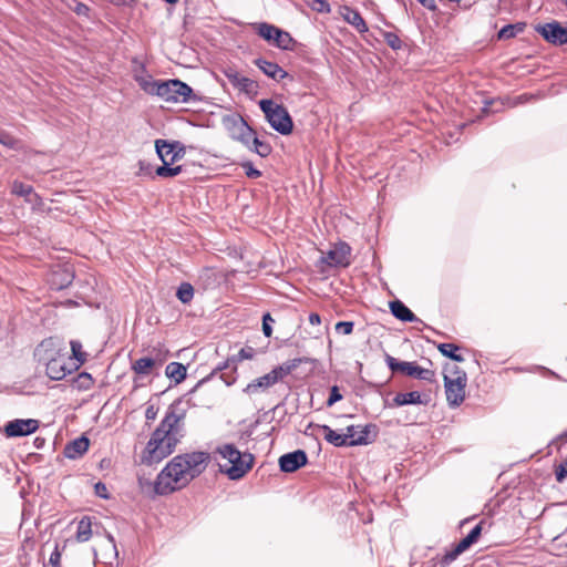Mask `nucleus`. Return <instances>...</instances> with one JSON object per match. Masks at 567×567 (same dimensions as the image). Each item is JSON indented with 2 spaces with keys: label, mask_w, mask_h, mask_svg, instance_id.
Here are the masks:
<instances>
[{
  "label": "nucleus",
  "mask_w": 567,
  "mask_h": 567,
  "mask_svg": "<svg viewBox=\"0 0 567 567\" xmlns=\"http://www.w3.org/2000/svg\"><path fill=\"white\" fill-rule=\"evenodd\" d=\"M153 369H156L154 361L147 357L140 358L132 364V370L140 375H147L153 371Z\"/></svg>",
  "instance_id": "obj_30"
},
{
  "label": "nucleus",
  "mask_w": 567,
  "mask_h": 567,
  "mask_svg": "<svg viewBox=\"0 0 567 567\" xmlns=\"http://www.w3.org/2000/svg\"><path fill=\"white\" fill-rule=\"evenodd\" d=\"M168 350L162 348H153L147 358H151L154 361V365L157 368L162 367L163 363L167 360Z\"/></svg>",
  "instance_id": "obj_38"
},
{
  "label": "nucleus",
  "mask_w": 567,
  "mask_h": 567,
  "mask_svg": "<svg viewBox=\"0 0 567 567\" xmlns=\"http://www.w3.org/2000/svg\"><path fill=\"white\" fill-rule=\"evenodd\" d=\"M391 313L399 320L404 322L416 321L415 315L400 300H393L390 302Z\"/></svg>",
  "instance_id": "obj_25"
},
{
  "label": "nucleus",
  "mask_w": 567,
  "mask_h": 567,
  "mask_svg": "<svg viewBox=\"0 0 567 567\" xmlns=\"http://www.w3.org/2000/svg\"><path fill=\"white\" fill-rule=\"evenodd\" d=\"M525 27H526V23H524V22L506 24L498 31L497 39L498 40H509L512 38H515L518 33H522L525 30Z\"/></svg>",
  "instance_id": "obj_28"
},
{
  "label": "nucleus",
  "mask_w": 567,
  "mask_h": 567,
  "mask_svg": "<svg viewBox=\"0 0 567 567\" xmlns=\"http://www.w3.org/2000/svg\"><path fill=\"white\" fill-rule=\"evenodd\" d=\"M62 554L59 549V544H55L54 550L51 553L49 558V565L51 567H62L61 565Z\"/></svg>",
  "instance_id": "obj_46"
},
{
  "label": "nucleus",
  "mask_w": 567,
  "mask_h": 567,
  "mask_svg": "<svg viewBox=\"0 0 567 567\" xmlns=\"http://www.w3.org/2000/svg\"><path fill=\"white\" fill-rule=\"evenodd\" d=\"M11 192L12 194L21 197H29L33 195L35 199L39 198V196L33 192V187L31 185L18 181L13 182Z\"/></svg>",
  "instance_id": "obj_37"
},
{
  "label": "nucleus",
  "mask_w": 567,
  "mask_h": 567,
  "mask_svg": "<svg viewBox=\"0 0 567 567\" xmlns=\"http://www.w3.org/2000/svg\"><path fill=\"white\" fill-rule=\"evenodd\" d=\"M74 382L79 390H89L94 383L92 375L87 372H81Z\"/></svg>",
  "instance_id": "obj_41"
},
{
  "label": "nucleus",
  "mask_w": 567,
  "mask_h": 567,
  "mask_svg": "<svg viewBox=\"0 0 567 567\" xmlns=\"http://www.w3.org/2000/svg\"><path fill=\"white\" fill-rule=\"evenodd\" d=\"M231 137L248 148H251V143L256 137V132L241 116H237L233 120Z\"/></svg>",
  "instance_id": "obj_17"
},
{
  "label": "nucleus",
  "mask_w": 567,
  "mask_h": 567,
  "mask_svg": "<svg viewBox=\"0 0 567 567\" xmlns=\"http://www.w3.org/2000/svg\"><path fill=\"white\" fill-rule=\"evenodd\" d=\"M176 297L183 303H189L194 297V288L189 282H182L176 291Z\"/></svg>",
  "instance_id": "obj_34"
},
{
  "label": "nucleus",
  "mask_w": 567,
  "mask_h": 567,
  "mask_svg": "<svg viewBox=\"0 0 567 567\" xmlns=\"http://www.w3.org/2000/svg\"><path fill=\"white\" fill-rule=\"evenodd\" d=\"M157 415V409H155L154 405H150L146 411H145V417L147 421H153L155 420Z\"/></svg>",
  "instance_id": "obj_57"
},
{
  "label": "nucleus",
  "mask_w": 567,
  "mask_h": 567,
  "mask_svg": "<svg viewBox=\"0 0 567 567\" xmlns=\"http://www.w3.org/2000/svg\"><path fill=\"white\" fill-rule=\"evenodd\" d=\"M259 106L270 126L282 135L290 134L293 128L292 118L287 109L281 104H275L271 100H261Z\"/></svg>",
  "instance_id": "obj_5"
},
{
  "label": "nucleus",
  "mask_w": 567,
  "mask_h": 567,
  "mask_svg": "<svg viewBox=\"0 0 567 567\" xmlns=\"http://www.w3.org/2000/svg\"><path fill=\"white\" fill-rule=\"evenodd\" d=\"M354 323L352 321H339L336 324L337 332L343 333V334H351L353 331Z\"/></svg>",
  "instance_id": "obj_48"
},
{
  "label": "nucleus",
  "mask_w": 567,
  "mask_h": 567,
  "mask_svg": "<svg viewBox=\"0 0 567 567\" xmlns=\"http://www.w3.org/2000/svg\"><path fill=\"white\" fill-rule=\"evenodd\" d=\"M278 28L268 23H260L258 27V34L267 40V41H275V37L277 34Z\"/></svg>",
  "instance_id": "obj_40"
},
{
  "label": "nucleus",
  "mask_w": 567,
  "mask_h": 567,
  "mask_svg": "<svg viewBox=\"0 0 567 567\" xmlns=\"http://www.w3.org/2000/svg\"><path fill=\"white\" fill-rule=\"evenodd\" d=\"M155 148L161 161L175 163L182 159L186 154L185 146L178 141L168 142L166 140H156Z\"/></svg>",
  "instance_id": "obj_12"
},
{
  "label": "nucleus",
  "mask_w": 567,
  "mask_h": 567,
  "mask_svg": "<svg viewBox=\"0 0 567 567\" xmlns=\"http://www.w3.org/2000/svg\"><path fill=\"white\" fill-rule=\"evenodd\" d=\"M419 3H421L424 8L429 9L430 11H436L437 6L434 0H416Z\"/></svg>",
  "instance_id": "obj_56"
},
{
  "label": "nucleus",
  "mask_w": 567,
  "mask_h": 567,
  "mask_svg": "<svg viewBox=\"0 0 567 567\" xmlns=\"http://www.w3.org/2000/svg\"><path fill=\"white\" fill-rule=\"evenodd\" d=\"M473 545V542L465 536L452 550L446 551L440 559L441 567L449 566L462 553L467 550Z\"/></svg>",
  "instance_id": "obj_24"
},
{
  "label": "nucleus",
  "mask_w": 567,
  "mask_h": 567,
  "mask_svg": "<svg viewBox=\"0 0 567 567\" xmlns=\"http://www.w3.org/2000/svg\"><path fill=\"white\" fill-rule=\"evenodd\" d=\"M341 400H342V394L340 393L338 385H333L330 389V395L327 400V405L332 406L334 403H337Z\"/></svg>",
  "instance_id": "obj_49"
},
{
  "label": "nucleus",
  "mask_w": 567,
  "mask_h": 567,
  "mask_svg": "<svg viewBox=\"0 0 567 567\" xmlns=\"http://www.w3.org/2000/svg\"><path fill=\"white\" fill-rule=\"evenodd\" d=\"M240 166L245 169V174L249 178H258L261 176V172L252 166V163L247 161L243 162Z\"/></svg>",
  "instance_id": "obj_44"
},
{
  "label": "nucleus",
  "mask_w": 567,
  "mask_h": 567,
  "mask_svg": "<svg viewBox=\"0 0 567 567\" xmlns=\"http://www.w3.org/2000/svg\"><path fill=\"white\" fill-rule=\"evenodd\" d=\"M256 354V350L252 347H245L239 350V352L236 355H233L228 358L225 362L219 364L216 369L213 370V372L202 379L189 392L188 394L194 393L198 386H200L204 382H206L209 378H212L217 371H221L225 369L231 368L230 373H223L220 374V379L225 382L226 385H231L236 382V370H237V363L243 360H251Z\"/></svg>",
  "instance_id": "obj_7"
},
{
  "label": "nucleus",
  "mask_w": 567,
  "mask_h": 567,
  "mask_svg": "<svg viewBox=\"0 0 567 567\" xmlns=\"http://www.w3.org/2000/svg\"><path fill=\"white\" fill-rule=\"evenodd\" d=\"M109 539L110 542L113 544V546L115 547V540H114V537L112 535H109Z\"/></svg>",
  "instance_id": "obj_61"
},
{
  "label": "nucleus",
  "mask_w": 567,
  "mask_h": 567,
  "mask_svg": "<svg viewBox=\"0 0 567 567\" xmlns=\"http://www.w3.org/2000/svg\"><path fill=\"white\" fill-rule=\"evenodd\" d=\"M181 403L176 400L169 405L164 419L159 425L152 433L143 454L141 456L142 463L152 465L171 455L182 437V425L185 413L177 414L175 409Z\"/></svg>",
  "instance_id": "obj_2"
},
{
  "label": "nucleus",
  "mask_w": 567,
  "mask_h": 567,
  "mask_svg": "<svg viewBox=\"0 0 567 567\" xmlns=\"http://www.w3.org/2000/svg\"><path fill=\"white\" fill-rule=\"evenodd\" d=\"M536 31L551 44L563 45L567 44V28H564L559 22L553 21L538 25Z\"/></svg>",
  "instance_id": "obj_14"
},
{
  "label": "nucleus",
  "mask_w": 567,
  "mask_h": 567,
  "mask_svg": "<svg viewBox=\"0 0 567 567\" xmlns=\"http://www.w3.org/2000/svg\"><path fill=\"white\" fill-rule=\"evenodd\" d=\"M308 462V456L305 451L297 450L279 457L280 471L285 473H293L300 467L305 466Z\"/></svg>",
  "instance_id": "obj_18"
},
{
  "label": "nucleus",
  "mask_w": 567,
  "mask_h": 567,
  "mask_svg": "<svg viewBox=\"0 0 567 567\" xmlns=\"http://www.w3.org/2000/svg\"><path fill=\"white\" fill-rule=\"evenodd\" d=\"M92 536V523L90 517H83L79 524L76 529V540L80 543L87 542Z\"/></svg>",
  "instance_id": "obj_29"
},
{
  "label": "nucleus",
  "mask_w": 567,
  "mask_h": 567,
  "mask_svg": "<svg viewBox=\"0 0 567 567\" xmlns=\"http://www.w3.org/2000/svg\"><path fill=\"white\" fill-rule=\"evenodd\" d=\"M482 533V523L473 527V529L466 535L473 544L477 542Z\"/></svg>",
  "instance_id": "obj_53"
},
{
  "label": "nucleus",
  "mask_w": 567,
  "mask_h": 567,
  "mask_svg": "<svg viewBox=\"0 0 567 567\" xmlns=\"http://www.w3.org/2000/svg\"><path fill=\"white\" fill-rule=\"evenodd\" d=\"M450 2H453V3H458L461 2V0H449Z\"/></svg>",
  "instance_id": "obj_64"
},
{
  "label": "nucleus",
  "mask_w": 567,
  "mask_h": 567,
  "mask_svg": "<svg viewBox=\"0 0 567 567\" xmlns=\"http://www.w3.org/2000/svg\"><path fill=\"white\" fill-rule=\"evenodd\" d=\"M277 382L278 380L276 374L272 371H270L269 373L252 380L250 383L247 384V386L243 391L244 393L251 395L257 393L260 389L266 390L272 386Z\"/></svg>",
  "instance_id": "obj_22"
},
{
  "label": "nucleus",
  "mask_w": 567,
  "mask_h": 567,
  "mask_svg": "<svg viewBox=\"0 0 567 567\" xmlns=\"http://www.w3.org/2000/svg\"><path fill=\"white\" fill-rule=\"evenodd\" d=\"M209 461L210 454L202 451L176 455L157 475L155 493L167 495L185 487L206 470Z\"/></svg>",
  "instance_id": "obj_1"
},
{
  "label": "nucleus",
  "mask_w": 567,
  "mask_h": 567,
  "mask_svg": "<svg viewBox=\"0 0 567 567\" xmlns=\"http://www.w3.org/2000/svg\"><path fill=\"white\" fill-rule=\"evenodd\" d=\"M360 430L361 429H357V431L354 432V436H359L360 435Z\"/></svg>",
  "instance_id": "obj_63"
},
{
  "label": "nucleus",
  "mask_w": 567,
  "mask_h": 567,
  "mask_svg": "<svg viewBox=\"0 0 567 567\" xmlns=\"http://www.w3.org/2000/svg\"><path fill=\"white\" fill-rule=\"evenodd\" d=\"M140 174L144 176H152V165L148 163H145L143 161H140Z\"/></svg>",
  "instance_id": "obj_54"
},
{
  "label": "nucleus",
  "mask_w": 567,
  "mask_h": 567,
  "mask_svg": "<svg viewBox=\"0 0 567 567\" xmlns=\"http://www.w3.org/2000/svg\"><path fill=\"white\" fill-rule=\"evenodd\" d=\"M167 3L169 4H175L176 2H178V0H165Z\"/></svg>",
  "instance_id": "obj_62"
},
{
  "label": "nucleus",
  "mask_w": 567,
  "mask_h": 567,
  "mask_svg": "<svg viewBox=\"0 0 567 567\" xmlns=\"http://www.w3.org/2000/svg\"><path fill=\"white\" fill-rule=\"evenodd\" d=\"M306 362H315V360L302 357V358H295L292 360H288L284 362L282 364L274 368L271 371L276 374L277 380L281 381L285 377L290 374L292 371H295L301 363Z\"/></svg>",
  "instance_id": "obj_23"
},
{
  "label": "nucleus",
  "mask_w": 567,
  "mask_h": 567,
  "mask_svg": "<svg viewBox=\"0 0 567 567\" xmlns=\"http://www.w3.org/2000/svg\"><path fill=\"white\" fill-rule=\"evenodd\" d=\"M460 349L458 346L455 343H440L437 346V350L446 358L455 361V362H463L464 358L461 354H457V350Z\"/></svg>",
  "instance_id": "obj_32"
},
{
  "label": "nucleus",
  "mask_w": 567,
  "mask_h": 567,
  "mask_svg": "<svg viewBox=\"0 0 567 567\" xmlns=\"http://www.w3.org/2000/svg\"><path fill=\"white\" fill-rule=\"evenodd\" d=\"M274 321L275 320L272 319V317L270 316L269 312L264 315V317H262V332H264L265 337H267V338L271 337V334H272L271 322H274Z\"/></svg>",
  "instance_id": "obj_45"
},
{
  "label": "nucleus",
  "mask_w": 567,
  "mask_h": 567,
  "mask_svg": "<svg viewBox=\"0 0 567 567\" xmlns=\"http://www.w3.org/2000/svg\"><path fill=\"white\" fill-rule=\"evenodd\" d=\"M90 9L86 4L84 3H76L75 8H74V12L79 16H87Z\"/></svg>",
  "instance_id": "obj_55"
},
{
  "label": "nucleus",
  "mask_w": 567,
  "mask_h": 567,
  "mask_svg": "<svg viewBox=\"0 0 567 567\" xmlns=\"http://www.w3.org/2000/svg\"><path fill=\"white\" fill-rule=\"evenodd\" d=\"M35 444H37V447H41L44 444V439L37 437Z\"/></svg>",
  "instance_id": "obj_60"
},
{
  "label": "nucleus",
  "mask_w": 567,
  "mask_h": 567,
  "mask_svg": "<svg viewBox=\"0 0 567 567\" xmlns=\"http://www.w3.org/2000/svg\"><path fill=\"white\" fill-rule=\"evenodd\" d=\"M556 480L563 482L567 477V461L560 463L555 470Z\"/></svg>",
  "instance_id": "obj_50"
},
{
  "label": "nucleus",
  "mask_w": 567,
  "mask_h": 567,
  "mask_svg": "<svg viewBox=\"0 0 567 567\" xmlns=\"http://www.w3.org/2000/svg\"><path fill=\"white\" fill-rule=\"evenodd\" d=\"M65 351L66 348L62 339L49 337L37 346L34 349V358L40 364L44 365Z\"/></svg>",
  "instance_id": "obj_9"
},
{
  "label": "nucleus",
  "mask_w": 567,
  "mask_h": 567,
  "mask_svg": "<svg viewBox=\"0 0 567 567\" xmlns=\"http://www.w3.org/2000/svg\"><path fill=\"white\" fill-rule=\"evenodd\" d=\"M344 19L353 25L358 32L363 33L368 31V25L358 10L344 7Z\"/></svg>",
  "instance_id": "obj_27"
},
{
  "label": "nucleus",
  "mask_w": 567,
  "mask_h": 567,
  "mask_svg": "<svg viewBox=\"0 0 567 567\" xmlns=\"http://www.w3.org/2000/svg\"><path fill=\"white\" fill-rule=\"evenodd\" d=\"M319 427L324 432V440L337 447L368 445L374 442L379 434V427L373 423L349 425L343 434L337 433L326 424L319 425Z\"/></svg>",
  "instance_id": "obj_3"
},
{
  "label": "nucleus",
  "mask_w": 567,
  "mask_h": 567,
  "mask_svg": "<svg viewBox=\"0 0 567 567\" xmlns=\"http://www.w3.org/2000/svg\"><path fill=\"white\" fill-rule=\"evenodd\" d=\"M224 75L227 78V80L230 82V84L238 89L239 91L248 94V95H256L258 92V84L256 81L246 78L236 70L228 68L224 71Z\"/></svg>",
  "instance_id": "obj_15"
},
{
  "label": "nucleus",
  "mask_w": 567,
  "mask_h": 567,
  "mask_svg": "<svg viewBox=\"0 0 567 567\" xmlns=\"http://www.w3.org/2000/svg\"><path fill=\"white\" fill-rule=\"evenodd\" d=\"M71 357L68 351L49 361L45 365L47 375L54 381L63 380L72 371L79 369V364H70Z\"/></svg>",
  "instance_id": "obj_11"
},
{
  "label": "nucleus",
  "mask_w": 567,
  "mask_h": 567,
  "mask_svg": "<svg viewBox=\"0 0 567 567\" xmlns=\"http://www.w3.org/2000/svg\"><path fill=\"white\" fill-rule=\"evenodd\" d=\"M162 162H163V165L158 166L155 169V174L158 177L169 178V177L177 176L178 174H181L183 172V166H181V165L175 166V167H171V165L173 163H168L165 159L162 161Z\"/></svg>",
  "instance_id": "obj_33"
},
{
  "label": "nucleus",
  "mask_w": 567,
  "mask_h": 567,
  "mask_svg": "<svg viewBox=\"0 0 567 567\" xmlns=\"http://www.w3.org/2000/svg\"><path fill=\"white\" fill-rule=\"evenodd\" d=\"M136 82L141 86V89L153 95H157V86L161 85L162 81H155L151 75L147 76H135Z\"/></svg>",
  "instance_id": "obj_31"
},
{
  "label": "nucleus",
  "mask_w": 567,
  "mask_h": 567,
  "mask_svg": "<svg viewBox=\"0 0 567 567\" xmlns=\"http://www.w3.org/2000/svg\"><path fill=\"white\" fill-rule=\"evenodd\" d=\"M216 452L228 461L229 466L220 465V471L233 481L243 478L255 463V456L251 453H241L230 443L218 446Z\"/></svg>",
  "instance_id": "obj_4"
},
{
  "label": "nucleus",
  "mask_w": 567,
  "mask_h": 567,
  "mask_svg": "<svg viewBox=\"0 0 567 567\" xmlns=\"http://www.w3.org/2000/svg\"><path fill=\"white\" fill-rule=\"evenodd\" d=\"M256 66L261 70L267 76L279 82L286 78H290L289 73L286 72L279 64L258 58L254 61Z\"/></svg>",
  "instance_id": "obj_19"
},
{
  "label": "nucleus",
  "mask_w": 567,
  "mask_h": 567,
  "mask_svg": "<svg viewBox=\"0 0 567 567\" xmlns=\"http://www.w3.org/2000/svg\"><path fill=\"white\" fill-rule=\"evenodd\" d=\"M383 39L385 43L393 50L398 51L402 48V41L399 35L394 32L384 31Z\"/></svg>",
  "instance_id": "obj_42"
},
{
  "label": "nucleus",
  "mask_w": 567,
  "mask_h": 567,
  "mask_svg": "<svg viewBox=\"0 0 567 567\" xmlns=\"http://www.w3.org/2000/svg\"><path fill=\"white\" fill-rule=\"evenodd\" d=\"M39 427V421L34 419H18L14 421H10L6 427L4 432L9 437L24 436L35 432Z\"/></svg>",
  "instance_id": "obj_16"
},
{
  "label": "nucleus",
  "mask_w": 567,
  "mask_h": 567,
  "mask_svg": "<svg viewBox=\"0 0 567 567\" xmlns=\"http://www.w3.org/2000/svg\"><path fill=\"white\" fill-rule=\"evenodd\" d=\"M431 401L429 394H421L417 391H411L406 393H398L391 403V406H402L408 404H422L427 405Z\"/></svg>",
  "instance_id": "obj_20"
},
{
  "label": "nucleus",
  "mask_w": 567,
  "mask_h": 567,
  "mask_svg": "<svg viewBox=\"0 0 567 567\" xmlns=\"http://www.w3.org/2000/svg\"><path fill=\"white\" fill-rule=\"evenodd\" d=\"M250 151H254L261 157H267L271 153V146L270 144L260 141L257 136L254 138L251 143Z\"/></svg>",
  "instance_id": "obj_39"
},
{
  "label": "nucleus",
  "mask_w": 567,
  "mask_h": 567,
  "mask_svg": "<svg viewBox=\"0 0 567 567\" xmlns=\"http://www.w3.org/2000/svg\"><path fill=\"white\" fill-rule=\"evenodd\" d=\"M309 6L311 7L312 10L320 13L330 12V6L326 0H311L309 2Z\"/></svg>",
  "instance_id": "obj_43"
},
{
  "label": "nucleus",
  "mask_w": 567,
  "mask_h": 567,
  "mask_svg": "<svg viewBox=\"0 0 567 567\" xmlns=\"http://www.w3.org/2000/svg\"><path fill=\"white\" fill-rule=\"evenodd\" d=\"M444 370H445L446 372H449L450 374L454 375V378H456V377H466V373H465L463 370H461V369H460L457 365H455V364H446V365L444 367Z\"/></svg>",
  "instance_id": "obj_52"
},
{
  "label": "nucleus",
  "mask_w": 567,
  "mask_h": 567,
  "mask_svg": "<svg viewBox=\"0 0 567 567\" xmlns=\"http://www.w3.org/2000/svg\"><path fill=\"white\" fill-rule=\"evenodd\" d=\"M165 374L168 379L174 381L175 384H178L186 379L187 369L181 362H171L166 365Z\"/></svg>",
  "instance_id": "obj_26"
},
{
  "label": "nucleus",
  "mask_w": 567,
  "mask_h": 567,
  "mask_svg": "<svg viewBox=\"0 0 567 567\" xmlns=\"http://www.w3.org/2000/svg\"><path fill=\"white\" fill-rule=\"evenodd\" d=\"M558 440H559V441L567 442V431L563 432V433L558 436Z\"/></svg>",
  "instance_id": "obj_59"
},
{
  "label": "nucleus",
  "mask_w": 567,
  "mask_h": 567,
  "mask_svg": "<svg viewBox=\"0 0 567 567\" xmlns=\"http://www.w3.org/2000/svg\"><path fill=\"white\" fill-rule=\"evenodd\" d=\"M385 362L392 372H402L409 377L430 383L435 382V372L421 368L415 362L399 361L390 354H385Z\"/></svg>",
  "instance_id": "obj_8"
},
{
  "label": "nucleus",
  "mask_w": 567,
  "mask_h": 567,
  "mask_svg": "<svg viewBox=\"0 0 567 567\" xmlns=\"http://www.w3.org/2000/svg\"><path fill=\"white\" fill-rule=\"evenodd\" d=\"M350 255L351 247L347 243L341 241L327 251L320 261L329 267H348L351 264Z\"/></svg>",
  "instance_id": "obj_13"
},
{
  "label": "nucleus",
  "mask_w": 567,
  "mask_h": 567,
  "mask_svg": "<svg viewBox=\"0 0 567 567\" xmlns=\"http://www.w3.org/2000/svg\"><path fill=\"white\" fill-rule=\"evenodd\" d=\"M94 492L101 498H104V499H109L110 498V495H109V492H107V487L102 482H97L94 485Z\"/></svg>",
  "instance_id": "obj_51"
},
{
  "label": "nucleus",
  "mask_w": 567,
  "mask_h": 567,
  "mask_svg": "<svg viewBox=\"0 0 567 567\" xmlns=\"http://www.w3.org/2000/svg\"><path fill=\"white\" fill-rule=\"evenodd\" d=\"M274 42L278 48L282 50H292L293 39L286 31L278 29Z\"/></svg>",
  "instance_id": "obj_35"
},
{
  "label": "nucleus",
  "mask_w": 567,
  "mask_h": 567,
  "mask_svg": "<svg viewBox=\"0 0 567 567\" xmlns=\"http://www.w3.org/2000/svg\"><path fill=\"white\" fill-rule=\"evenodd\" d=\"M90 440L82 435L71 442H69L63 450V454L66 458L76 460L82 457L89 450Z\"/></svg>",
  "instance_id": "obj_21"
},
{
  "label": "nucleus",
  "mask_w": 567,
  "mask_h": 567,
  "mask_svg": "<svg viewBox=\"0 0 567 567\" xmlns=\"http://www.w3.org/2000/svg\"><path fill=\"white\" fill-rule=\"evenodd\" d=\"M157 96L171 103H189L198 100L193 89L178 79L162 81L157 86Z\"/></svg>",
  "instance_id": "obj_6"
},
{
  "label": "nucleus",
  "mask_w": 567,
  "mask_h": 567,
  "mask_svg": "<svg viewBox=\"0 0 567 567\" xmlns=\"http://www.w3.org/2000/svg\"><path fill=\"white\" fill-rule=\"evenodd\" d=\"M443 380L449 405L451 408L460 406L465 399L467 377L451 378L445 373Z\"/></svg>",
  "instance_id": "obj_10"
},
{
  "label": "nucleus",
  "mask_w": 567,
  "mask_h": 567,
  "mask_svg": "<svg viewBox=\"0 0 567 567\" xmlns=\"http://www.w3.org/2000/svg\"><path fill=\"white\" fill-rule=\"evenodd\" d=\"M72 357L76 362H70V364H83L86 361V353L82 350V343L79 340H71L70 342Z\"/></svg>",
  "instance_id": "obj_36"
},
{
  "label": "nucleus",
  "mask_w": 567,
  "mask_h": 567,
  "mask_svg": "<svg viewBox=\"0 0 567 567\" xmlns=\"http://www.w3.org/2000/svg\"><path fill=\"white\" fill-rule=\"evenodd\" d=\"M309 322H310L311 324H320V322H321V318H320V316H319L318 313H316V312H311V313L309 315Z\"/></svg>",
  "instance_id": "obj_58"
},
{
  "label": "nucleus",
  "mask_w": 567,
  "mask_h": 567,
  "mask_svg": "<svg viewBox=\"0 0 567 567\" xmlns=\"http://www.w3.org/2000/svg\"><path fill=\"white\" fill-rule=\"evenodd\" d=\"M0 144L7 146L9 148H16L18 141L9 133L0 132Z\"/></svg>",
  "instance_id": "obj_47"
}]
</instances>
